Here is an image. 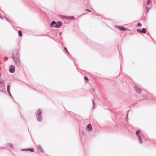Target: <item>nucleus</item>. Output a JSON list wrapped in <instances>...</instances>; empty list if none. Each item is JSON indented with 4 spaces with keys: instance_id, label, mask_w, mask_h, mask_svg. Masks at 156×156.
Listing matches in <instances>:
<instances>
[{
    "instance_id": "1",
    "label": "nucleus",
    "mask_w": 156,
    "mask_h": 156,
    "mask_svg": "<svg viewBox=\"0 0 156 156\" xmlns=\"http://www.w3.org/2000/svg\"><path fill=\"white\" fill-rule=\"evenodd\" d=\"M62 24V23L61 22L58 21L57 23H56L55 21H54L51 22V27L58 28L60 27Z\"/></svg>"
},
{
    "instance_id": "2",
    "label": "nucleus",
    "mask_w": 156,
    "mask_h": 156,
    "mask_svg": "<svg viewBox=\"0 0 156 156\" xmlns=\"http://www.w3.org/2000/svg\"><path fill=\"white\" fill-rule=\"evenodd\" d=\"M13 57L15 62H16L19 60L18 53L17 51L16 50L14 51Z\"/></svg>"
},
{
    "instance_id": "3",
    "label": "nucleus",
    "mask_w": 156,
    "mask_h": 156,
    "mask_svg": "<svg viewBox=\"0 0 156 156\" xmlns=\"http://www.w3.org/2000/svg\"><path fill=\"white\" fill-rule=\"evenodd\" d=\"M137 31L138 33L143 34H145L146 32V29L145 28H143L142 30L138 29H137Z\"/></svg>"
},
{
    "instance_id": "4",
    "label": "nucleus",
    "mask_w": 156,
    "mask_h": 156,
    "mask_svg": "<svg viewBox=\"0 0 156 156\" xmlns=\"http://www.w3.org/2000/svg\"><path fill=\"white\" fill-rule=\"evenodd\" d=\"M62 18H65L66 19H73L74 18V17L73 16H61Z\"/></svg>"
},
{
    "instance_id": "5",
    "label": "nucleus",
    "mask_w": 156,
    "mask_h": 156,
    "mask_svg": "<svg viewBox=\"0 0 156 156\" xmlns=\"http://www.w3.org/2000/svg\"><path fill=\"white\" fill-rule=\"evenodd\" d=\"M42 113V111L41 110L38 109L37 111V113L36 114V116H41Z\"/></svg>"
},
{
    "instance_id": "6",
    "label": "nucleus",
    "mask_w": 156,
    "mask_h": 156,
    "mask_svg": "<svg viewBox=\"0 0 156 156\" xmlns=\"http://www.w3.org/2000/svg\"><path fill=\"white\" fill-rule=\"evenodd\" d=\"M15 70V67L13 66H11L10 67L9 71L11 73H13Z\"/></svg>"
},
{
    "instance_id": "7",
    "label": "nucleus",
    "mask_w": 156,
    "mask_h": 156,
    "mask_svg": "<svg viewBox=\"0 0 156 156\" xmlns=\"http://www.w3.org/2000/svg\"><path fill=\"white\" fill-rule=\"evenodd\" d=\"M22 151H30L31 152H34V150L33 148H28L26 149H22Z\"/></svg>"
},
{
    "instance_id": "8",
    "label": "nucleus",
    "mask_w": 156,
    "mask_h": 156,
    "mask_svg": "<svg viewBox=\"0 0 156 156\" xmlns=\"http://www.w3.org/2000/svg\"><path fill=\"white\" fill-rule=\"evenodd\" d=\"M116 27L121 30H127L126 28L123 27L116 26Z\"/></svg>"
},
{
    "instance_id": "9",
    "label": "nucleus",
    "mask_w": 156,
    "mask_h": 156,
    "mask_svg": "<svg viewBox=\"0 0 156 156\" xmlns=\"http://www.w3.org/2000/svg\"><path fill=\"white\" fill-rule=\"evenodd\" d=\"M87 128L88 129V131H91L92 129L91 124H88L87 126Z\"/></svg>"
},
{
    "instance_id": "10",
    "label": "nucleus",
    "mask_w": 156,
    "mask_h": 156,
    "mask_svg": "<svg viewBox=\"0 0 156 156\" xmlns=\"http://www.w3.org/2000/svg\"><path fill=\"white\" fill-rule=\"evenodd\" d=\"M5 85V83L3 80L0 79V87H3Z\"/></svg>"
},
{
    "instance_id": "11",
    "label": "nucleus",
    "mask_w": 156,
    "mask_h": 156,
    "mask_svg": "<svg viewBox=\"0 0 156 156\" xmlns=\"http://www.w3.org/2000/svg\"><path fill=\"white\" fill-rule=\"evenodd\" d=\"M37 148L38 150L40 152H43V150L40 145H38L37 146Z\"/></svg>"
},
{
    "instance_id": "12",
    "label": "nucleus",
    "mask_w": 156,
    "mask_h": 156,
    "mask_svg": "<svg viewBox=\"0 0 156 156\" xmlns=\"http://www.w3.org/2000/svg\"><path fill=\"white\" fill-rule=\"evenodd\" d=\"M135 90L138 92L140 93L141 92V90L137 87H135Z\"/></svg>"
},
{
    "instance_id": "13",
    "label": "nucleus",
    "mask_w": 156,
    "mask_h": 156,
    "mask_svg": "<svg viewBox=\"0 0 156 156\" xmlns=\"http://www.w3.org/2000/svg\"><path fill=\"white\" fill-rule=\"evenodd\" d=\"M36 117H37V119L38 121H41L42 120V117L41 116H37Z\"/></svg>"
},
{
    "instance_id": "14",
    "label": "nucleus",
    "mask_w": 156,
    "mask_h": 156,
    "mask_svg": "<svg viewBox=\"0 0 156 156\" xmlns=\"http://www.w3.org/2000/svg\"><path fill=\"white\" fill-rule=\"evenodd\" d=\"M140 132V131L139 130H137L136 132V135H137L138 137H139V136H140L139 133Z\"/></svg>"
},
{
    "instance_id": "15",
    "label": "nucleus",
    "mask_w": 156,
    "mask_h": 156,
    "mask_svg": "<svg viewBox=\"0 0 156 156\" xmlns=\"http://www.w3.org/2000/svg\"><path fill=\"white\" fill-rule=\"evenodd\" d=\"M138 138L139 139V141L140 142V143H142V140L141 136H139V137H138Z\"/></svg>"
},
{
    "instance_id": "16",
    "label": "nucleus",
    "mask_w": 156,
    "mask_h": 156,
    "mask_svg": "<svg viewBox=\"0 0 156 156\" xmlns=\"http://www.w3.org/2000/svg\"><path fill=\"white\" fill-rule=\"evenodd\" d=\"M18 34L21 37L22 36V32L21 30H19L18 31Z\"/></svg>"
},
{
    "instance_id": "17",
    "label": "nucleus",
    "mask_w": 156,
    "mask_h": 156,
    "mask_svg": "<svg viewBox=\"0 0 156 156\" xmlns=\"http://www.w3.org/2000/svg\"><path fill=\"white\" fill-rule=\"evenodd\" d=\"M7 90L8 92L9 93V94H10V86L9 85H8L7 87Z\"/></svg>"
},
{
    "instance_id": "18",
    "label": "nucleus",
    "mask_w": 156,
    "mask_h": 156,
    "mask_svg": "<svg viewBox=\"0 0 156 156\" xmlns=\"http://www.w3.org/2000/svg\"><path fill=\"white\" fill-rule=\"evenodd\" d=\"M151 0H148L147 2V4L148 5H149V4H151Z\"/></svg>"
},
{
    "instance_id": "19",
    "label": "nucleus",
    "mask_w": 156,
    "mask_h": 156,
    "mask_svg": "<svg viewBox=\"0 0 156 156\" xmlns=\"http://www.w3.org/2000/svg\"><path fill=\"white\" fill-rule=\"evenodd\" d=\"M84 79L87 81H88L89 80L88 79L86 76L84 77Z\"/></svg>"
},
{
    "instance_id": "20",
    "label": "nucleus",
    "mask_w": 156,
    "mask_h": 156,
    "mask_svg": "<svg viewBox=\"0 0 156 156\" xmlns=\"http://www.w3.org/2000/svg\"><path fill=\"white\" fill-rule=\"evenodd\" d=\"M142 24L140 23H138L137 24V26H141Z\"/></svg>"
},
{
    "instance_id": "21",
    "label": "nucleus",
    "mask_w": 156,
    "mask_h": 156,
    "mask_svg": "<svg viewBox=\"0 0 156 156\" xmlns=\"http://www.w3.org/2000/svg\"><path fill=\"white\" fill-rule=\"evenodd\" d=\"M9 145L10 146L11 148L13 147V146L11 144H9Z\"/></svg>"
},
{
    "instance_id": "22",
    "label": "nucleus",
    "mask_w": 156,
    "mask_h": 156,
    "mask_svg": "<svg viewBox=\"0 0 156 156\" xmlns=\"http://www.w3.org/2000/svg\"><path fill=\"white\" fill-rule=\"evenodd\" d=\"M0 18H1L2 19H3V18L1 16V15H0Z\"/></svg>"
},
{
    "instance_id": "23",
    "label": "nucleus",
    "mask_w": 156,
    "mask_h": 156,
    "mask_svg": "<svg viewBox=\"0 0 156 156\" xmlns=\"http://www.w3.org/2000/svg\"><path fill=\"white\" fill-rule=\"evenodd\" d=\"M65 49L66 50V51H67V49H66V48H65Z\"/></svg>"
}]
</instances>
